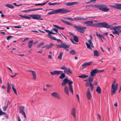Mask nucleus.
Listing matches in <instances>:
<instances>
[{
	"mask_svg": "<svg viewBox=\"0 0 121 121\" xmlns=\"http://www.w3.org/2000/svg\"><path fill=\"white\" fill-rule=\"evenodd\" d=\"M118 84L116 83L115 80H114L111 85V95H112L114 94L117 90Z\"/></svg>",
	"mask_w": 121,
	"mask_h": 121,
	"instance_id": "f257e3e1",
	"label": "nucleus"
},
{
	"mask_svg": "<svg viewBox=\"0 0 121 121\" xmlns=\"http://www.w3.org/2000/svg\"><path fill=\"white\" fill-rule=\"evenodd\" d=\"M73 27L78 32L81 33H84L85 31V29L86 28V27L79 26H74Z\"/></svg>",
	"mask_w": 121,
	"mask_h": 121,
	"instance_id": "f03ea898",
	"label": "nucleus"
},
{
	"mask_svg": "<svg viewBox=\"0 0 121 121\" xmlns=\"http://www.w3.org/2000/svg\"><path fill=\"white\" fill-rule=\"evenodd\" d=\"M57 13H60L61 14H65L70 12V11L64 8L59 9L56 10Z\"/></svg>",
	"mask_w": 121,
	"mask_h": 121,
	"instance_id": "7ed1b4c3",
	"label": "nucleus"
},
{
	"mask_svg": "<svg viewBox=\"0 0 121 121\" xmlns=\"http://www.w3.org/2000/svg\"><path fill=\"white\" fill-rule=\"evenodd\" d=\"M101 70L95 69L92 70L90 72V74L91 77H93L95 76L96 74L100 72Z\"/></svg>",
	"mask_w": 121,
	"mask_h": 121,
	"instance_id": "20e7f679",
	"label": "nucleus"
},
{
	"mask_svg": "<svg viewBox=\"0 0 121 121\" xmlns=\"http://www.w3.org/2000/svg\"><path fill=\"white\" fill-rule=\"evenodd\" d=\"M30 16L34 19L37 20H43V19L40 18L41 16L37 14H34L31 15Z\"/></svg>",
	"mask_w": 121,
	"mask_h": 121,
	"instance_id": "39448f33",
	"label": "nucleus"
},
{
	"mask_svg": "<svg viewBox=\"0 0 121 121\" xmlns=\"http://www.w3.org/2000/svg\"><path fill=\"white\" fill-rule=\"evenodd\" d=\"M69 84V91L72 93V94H73V90L72 87V84L73 83V82L71 80H70L68 79V82Z\"/></svg>",
	"mask_w": 121,
	"mask_h": 121,
	"instance_id": "423d86ee",
	"label": "nucleus"
},
{
	"mask_svg": "<svg viewBox=\"0 0 121 121\" xmlns=\"http://www.w3.org/2000/svg\"><path fill=\"white\" fill-rule=\"evenodd\" d=\"M24 106H20L19 108V112L23 115L25 118H26V117L25 113L24 111Z\"/></svg>",
	"mask_w": 121,
	"mask_h": 121,
	"instance_id": "0eeeda50",
	"label": "nucleus"
},
{
	"mask_svg": "<svg viewBox=\"0 0 121 121\" xmlns=\"http://www.w3.org/2000/svg\"><path fill=\"white\" fill-rule=\"evenodd\" d=\"M86 95L88 100H90L91 98L92 95L89 88H88L86 91Z\"/></svg>",
	"mask_w": 121,
	"mask_h": 121,
	"instance_id": "6e6552de",
	"label": "nucleus"
},
{
	"mask_svg": "<svg viewBox=\"0 0 121 121\" xmlns=\"http://www.w3.org/2000/svg\"><path fill=\"white\" fill-rule=\"evenodd\" d=\"M109 25L110 26L109 28H110L111 30H114V31H112V33L114 34H118V32H117V26H111V25Z\"/></svg>",
	"mask_w": 121,
	"mask_h": 121,
	"instance_id": "1a4fd4ad",
	"label": "nucleus"
},
{
	"mask_svg": "<svg viewBox=\"0 0 121 121\" xmlns=\"http://www.w3.org/2000/svg\"><path fill=\"white\" fill-rule=\"evenodd\" d=\"M83 23L86 25L87 26L93 27L94 26V24H93V22L92 21H86L83 22Z\"/></svg>",
	"mask_w": 121,
	"mask_h": 121,
	"instance_id": "9d476101",
	"label": "nucleus"
},
{
	"mask_svg": "<svg viewBox=\"0 0 121 121\" xmlns=\"http://www.w3.org/2000/svg\"><path fill=\"white\" fill-rule=\"evenodd\" d=\"M51 95L54 98H56L58 99H60V97L58 93L56 92H54L51 94Z\"/></svg>",
	"mask_w": 121,
	"mask_h": 121,
	"instance_id": "9b49d317",
	"label": "nucleus"
},
{
	"mask_svg": "<svg viewBox=\"0 0 121 121\" xmlns=\"http://www.w3.org/2000/svg\"><path fill=\"white\" fill-rule=\"evenodd\" d=\"M72 21H78V20H86L87 19L86 18H84L81 17H77L74 18L73 19L72 18Z\"/></svg>",
	"mask_w": 121,
	"mask_h": 121,
	"instance_id": "f8f14e48",
	"label": "nucleus"
},
{
	"mask_svg": "<svg viewBox=\"0 0 121 121\" xmlns=\"http://www.w3.org/2000/svg\"><path fill=\"white\" fill-rule=\"evenodd\" d=\"M27 71L30 72H31V73L33 76V79L34 80H35L36 79V72L33 70H26Z\"/></svg>",
	"mask_w": 121,
	"mask_h": 121,
	"instance_id": "ddd939ff",
	"label": "nucleus"
},
{
	"mask_svg": "<svg viewBox=\"0 0 121 121\" xmlns=\"http://www.w3.org/2000/svg\"><path fill=\"white\" fill-rule=\"evenodd\" d=\"M101 27H103L107 29L109 28L110 26L108 23L105 22H101Z\"/></svg>",
	"mask_w": 121,
	"mask_h": 121,
	"instance_id": "4468645a",
	"label": "nucleus"
},
{
	"mask_svg": "<svg viewBox=\"0 0 121 121\" xmlns=\"http://www.w3.org/2000/svg\"><path fill=\"white\" fill-rule=\"evenodd\" d=\"M64 72L67 74L68 75H69V73L72 74V72L69 67L67 68L65 70H64Z\"/></svg>",
	"mask_w": 121,
	"mask_h": 121,
	"instance_id": "2eb2a0df",
	"label": "nucleus"
},
{
	"mask_svg": "<svg viewBox=\"0 0 121 121\" xmlns=\"http://www.w3.org/2000/svg\"><path fill=\"white\" fill-rule=\"evenodd\" d=\"M76 109L75 108H73L71 110V114L73 117L76 118Z\"/></svg>",
	"mask_w": 121,
	"mask_h": 121,
	"instance_id": "dca6fc26",
	"label": "nucleus"
},
{
	"mask_svg": "<svg viewBox=\"0 0 121 121\" xmlns=\"http://www.w3.org/2000/svg\"><path fill=\"white\" fill-rule=\"evenodd\" d=\"M62 72V71L56 70L52 72H51L50 73L51 75H54L56 74L59 75Z\"/></svg>",
	"mask_w": 121,
	"mask_h": 121,
	"instance_id": "f3484780",
	"label": "nucleus"
},
{
	"mask_svg": "<svg viewBox=\"0 0 121 121\" xmlns=\"http://www.w3.org/2000/svg\"><path fill=\"white\" fill-rule=\"evenodd\" d=\"M68 82V79L67 78H65L63 80L61 85L62 86H65Z\"/></svg>",
	"mask_w": 121,
	"mask_h": 121,
	"instance_id": "a211bd4d",
	"label": "nucleus"
},
{
	"mask_svg": "<svg viewBox=\"0 0 121 121\" xmlns=\"http://www.w3.org/2000/svg\"><path fill=\"white\" fill-rule=\"evenodd\" d=\"M92 63V62L85 63L82 64V66L84 68H85L88 66L91 65Z\"/></svg>",
	"mask_w": 121,
	"mask_h": 121,
	"instance_id": "6ab92c4d",
	"label": "nucleus"
},
{
	"mask_svg": "<svg viewBox=\"0 0 121 121\" xmlns=\"http://www.w3.org/2000/svg\"><path fill=\"white\" fill-rule=\"evenodd\" d=\"M78 3L77 2H68L65 4V5L67 6H70L74 4H78Z\"/></svg>",
	"mask_w": 121,
	"mask_h": 121,
	"instance_id": "aec40b11",
	"label": "nucleus"
},
{
	"mask_svg": "<svg viewBox=\"0 0 121 121\" xmlns=\"http://www.w3.org/2000/svg\"><path fill=\"white\" fill-rule=\"evenodd\" d=\"M104 7H103L102 11L104 12H107L109 10V9L108 7L107 6L104 5Z\"/></svg>",
	"mask_w": 121,
	"mask_h": 121,
	"instance_id": "412c9836",
	"label": "nucleus"
},
{
	"mask_svg": "<svg viewBox=\"0 0 121 121\" xmlns=\"http://www.w3.org/2000/svg\"><path fill=\"white\" fill-rule=\"evenodd\" d=\"M64 91L66 94L68 95H69V91L68 88V87L67 86H65L64 88Z\"/></svg>",
	"mask_w": 121,
	"mask_h": 121,
	"instance_id": "4be33fe9",
	"label": "nucleus"
},
{
	"mask_svg": "<svg viewBox=\"0 0 121 121\" xmlns=\"http://www.w3.org/2000/svg\"><path fill=\"white\" fill-rule=\"evenodd\" d=\"M51 33H48L47 35V36L49 38L51 39L52 40H55L57 39L54 37L52 36L51 35Z\"/></svg>",
	"mask_w": 121,
	"mask_h": 121,
	"instance_id": "5701e85b",
	"label": "nucleus"
},
{
	"mask_svg": "<svg viewBox=\"0 0 121 121\" xmlns=\"http://www.w3.org/2000/svg\"><path fill=\"white\" fill-rule=\"evenodd\" d=\"M33 40L30 41L28 43V47L29 48H31L33 44Z\"/></svg>",
	"mask_w": 121,
	"mask_h": 121,
	"instance_id": "b1692460",
	"label": "nucleus"
},
{
	"mask_svg": "<svg viewBox=\"0 0 121 121\" xmlns=\"http://www.w3.org/2000/svg\"><path fill=\"white\" fill-rule=\"evenodd\" d=\"M70 47V46L66 44L62 43V48L66 49L69 48Z\"/></svg>",
	"mask_w": 121,
	"mask_h": 121,
	"instance_id": "393cba45",
	"label": "nucleus"
},
{
	"mask_svg": "<svg viewBox=\"0 0 121 121\" xmlns=\"http://www.w3.org/2000/svg\"><path fill=\"white\" fill-rule=\"evenodd\" d=\"M99 52L98 51L95 50L93 51V53L94 54V56H95L98 57L99 56Z\"/></svg>",
	"mask_w": 121,
	"mask_h": 121,
	"instance_id": "a878e982",
	"label": "nucleus"
},
{
	"mask_svg": "<svg viewBox=\"0 0 121 121\" xmlns=\"http://www.w3.org/2000/svg\"><path fill=\"white\" fill-rule=\"evenodd\" d=\"M5 6L11 9H14V7L13 6L9 4H6L5 5Z\"/></svg>",
	"mask_w": 121,
	"mask_h": 121,
	"instance_id": "bb28decb",
	"label": "nucleus"
},
{
	"mask_svg": "<svg viewBox=\"0 0 121 121\" xmlns=\"http://www.w3.org/2000/svg\"><path fill=\"white\" fill-rule=\"evenodd\" d=\"M56 11V10H54L50 12H48L47 13V14L48 15H50L53 14H57V11Z\"/></svg>",
	"mask_w": 121,
	"mask_h": 121,
	"instance_id": "cd10ccee",
	"label": "nucleus"
},
{
	"mask_svg": "<svg viewBox=\"0 0 121 121\" xmlns=\"http://www.w3.org/2000/svg\"><path fill=\"white\" fill-rule=\"evenodd\" d=\"M96 91L99 94H100L101 93V88L99 86L97 87Z\"/></svg>",
	"mask_w": 121,
	"mask_h": 121,
	"instance_id": "c85d7f7f",
	"label": "nucleus"
},
{
	"mask_svg": "<svg viewBox=\"0 0 121 121\" xmlns=\"http://www.w3.org/2000/svg\"><path fill=\"white\" fill-rule=\"evenodd\" d=\"M101 22L98 23L96 24H94L93 27H101Z\"/></svg>",
	"mask_w": 121,
	"mask_h": 121,
	"instance_id": "c756f323",
	"label": "nucleus"
},
{
	"mask_svg": "<svg viewBox=\"0 0 121 121\" xmlns=\"http://www.w3.org/2000/svg\"><path fill=\"white\" fill-rule=\"evenodd\" d=\"M117 32H118V35H119L120 33H121V30L120 29L121 28V26H117Z\"/></svg>",
	"mask_w": 121,
	"mask_h": 121,
	"instance_id": "7c9ffc66",
	"label": "nucleus"
},
{
	"mask_svg": "<svg viewBox=\"0 0 121 121\" xmlns=\"http://www.w3.org/2000/svg\"><path fill=\"white\" fill-rule=\"evenodd\" d=\"M53 45V44L51 43L49 45H46V48L47 49L50 48L52 47Z\"/></svg>",
	"mask_w": 121,
	"mask_h": 121,
	"instance_id": "2f4dec72",
	"label": "nucleus"
},
{
	"mask_svg": "<svg viewBox=\"0 0 121 121\" xmlns=\"http://www.w3.org/2000/svg\"><path fill=\"white\" fill-rule=\"evenodd\" d=\"M63 52H60L58 57V58L60 60H61L63 55Z\"/></svg>",
	"mask_w": 121,
	"mask_h": 121,
	"instance_id": "473e14b6",
	"label": "nucleus"
},
{
	"mask_svg": "<svg viewBox=\"0 0 121 121\" xmlns=\"http://www.w3.org/2000/svg\"><path fill=\"white\" fill-rule=\"evenodd\" d=\"M104 4H103L98 5V9L100 10H102L103 7H104Z\"/></svg>",
	"mask_w": 121,
	"mask_h": 121,
	"instance_id": "72a5a7b5",
	"label": "nucleus"
},
{
	"mask_svg": "<svg viewBox=\"0 0 121 121\" xmlns=\"http://www.w3.org/2000/svg\"><path fill=\"white\" fill-rule=\"evenodd\" d=\"M78 77L81 78H87L88 77V76L87 75L83 74L82 75L79 76Z\"/></svg>",
	"mask_w": 121,
	"mask_h": 121,
	"instance_id": "f704fd0d",
	"label": "nucleus"
},
{
	"mask_svg": "<svg viewBox=\"0 0 121 121\" xmlns=\"http://www.w3.org/2000/svg\"><path fill=\"white\" fill-rule=\"evenodd\" d=\"M70 54L71 55H74L76 54V52L74 50H72L69 51Z\"/></svg>",
	"mask_w": 121,
	"mask_h": 121,
	"instance_id": "c9c22d12",
	"label": "nucleus"
},
{
	"mask_svg": "<svg viewBox=\"0 0 121 121\" xmlns=\"http://www.w3.org/2000/svg\"><path fill=\"white\" fill-rule=\"evenodd\" d=\"M48 1L46 2L41 4H35V6H42L43 5L45 4L46 3H47L48 2Z\"/></svg>",
	"mask_w": 121,
	"mask_h": 121,
	"instance_id": "e433bc0d",
	"label": "nucleus"
},
{
	"mask_svg": "<svg viewBox=\"0 0 121 121\" xmlns=\"http://www.w3.org/2000/svg\"><path fill=\"white\" fill-rule=\"evenodd\" d=\"M64 19L66 20H69L70 21H72V17H63Z\"/></svg>",
	"mask_w": 121,
	"mask_h": 121,
	"instance_id": "4c0bfd02",
	"label": "nucleus"
},
{
	"mask_svg": "<svg viewBox=\"0 0 121 121\" xmlns=\"http://www.w3.org/2000/svg\"><path fill=\"white\" fill-rule=\"evenodd\" d=\"M118 4L117 3H116L115 5H109V6L117 9Z\"/></svg>",
	"mask_w": 121,
	"mask_h": 121,
	"instance_id": "58836bf2",
	"label": "nucleus"
},
{
	"mask_svg": "<svg viewBox=\"0 0 121 121\" xmlns=\"http://www.w3.org/2000/svg\"><path fill=\"white\" fill-rule=\"evenodd\" d=\"M48 4L50 5H55L57 4H60V3L57 2H55L53 3H51L50 2H49L48 3Z\"/></svg>",
	"mask_w": 121,
	"mask_h": 121,
	"instance_id": "ea45409f",
	"label": "nucleus"
},
{
	"mask_svg": "<svg viewBox=\"0 0 121 121\" xmlns=\"http://www.w3.org/2000/svg\"><path fill=\"white\" fill-rule=\"evenodd\" d=\"M31 15H29L28 16L25 15L24 18L26 19H30L31 17L30 16Z\"/></svg>",
	"mask_w": 121,
	"mask_h": 121,
	"instance_id": "a19ab883",
	"label": "nucleus"
},
{
	"mask_svg": "<svg viewBox=\"0 0 121 121\" xmlns=\"http://www.w3.org/2000/svg\"><path fill=\"white\" fill-rule=\"evenodd\" d=\"M44 43L43 42L39 43V44L37 46V48H39L40 47L43 46L44 44Z\"/></svg>",
	"mask_w": 121,
	"mask_h": 121,
	"instance_id": "79ce46f5",
	"label": "nucleus"
},
{
	"mask_svg": "<svg viewBox=\"0 0 121 121\" xmlns=\"http://www.w3.org/2000/svg\"><path fill=\"white\" fill-rule=\"evenodd\" d=\"M73 39L76 42H77L78 41V38L76 36H74Z\"/></svg>",
	"mask_w": 121,
	"mask_h": 121,
	"instance_id": "37998d69",
	"label": "nucleus"
},
{
	"mask_svg": "<svg viewBox=\"0 0 121 121\" xmlns=\"http://www.w3.org/2000/svg\"><path fill=\"white\" fill-rule=\"evenodd\" d=\"M44 30L45 31H46V32H47L48 33H51V34H56V33H53L52 32L50 31V30H47L46 29H45Z\"/></svg>",
	"mask_w": 121,
	"mask_h": 121,
	"instance_id": "c03bdc74",
	"label": "nucleus"
},
{
	"mask_svg": "<svg viewBox=\"0 0 121 121\" xmlns=\"http://www.w3.org/2000/svg\"><path fill=\"white\" fill-rule=\"evenodd\" d=\"M86 45L87 46V48L91 50V47L90 46L89 44L87 43L86 42L85 43Z\"/></svg>",
	"mask_w": 121,
	"mask_h": 121,
	"instance_id": "a18cd8bd",
	"label": "nucleus"
},
{
	"mask_svg": "<svg viewBox=\"0 0 121 121\" xmlns=\"http://www.w3.org/2000/svg\"><path fill=\"white\" fill-rule=\"evenodd\" d=\"M34 11V9H29L26 10H23L22 11L23 12H27L29 11Z\"/></svg>",
	"mask_w": 121,
	"mask_h": 121,
	"instance_id": "49530a36",
	"label": "nucleus"
},
{
	"mask_svg": "<svg viewBox=\"0 0 121 121\" xmlns=\"http://www.w3.org/2000/svg\"><path fill=\"white\" fill-rule=\"evenodd\" d=\"M65 77V75L64 73H62L61 74V75L60 76V79H62Z\"/></svg>",
	"mask_w": 121,
	"mask_h": 121,
	"instance_id": "de8ad7c7",
	"label": "nucleus"
},
{
	"mask_svg": "<svg viewBox=\"0 0 121 121\" xmlns=\"http://www.w3.org/2000/svg\"><path fill=\"white\" fill-rule=\"evenodd\" d=\"M88 80L89 82H92L93 80L92 77H89L88 79Z\"/></svg>",
	"mask_w": 121,
	"mask_h": 121,
	"instance_id": "09e8293b",
	"label": "nucleus"
},
{
	"mask_svg": "<svg viewBox=\"0 0 121 121\" xmlns=\"http://www.w3.org/2000/svg\"><path fill=\"white\" fill-rule=\"evenodd\" d=\"M57 46L56 48H62V43L60 45H56Z\"/></svg>",
	"mask_w": 121,
	"mask_h": 121,
	"instance_id": "8fccbe9b",
	"label": "nucleus"
},
{
	"mask_svg": "<svg viewBox=\"0 0 121 121\" xmlns=\"http://www.w3.org/2000/svg\"><path fill=\"white\" fill-rule=\"evenodd\" d=\"M96 35L98 37H99L100 38L103 37V36L100 34H98L97 32H96Z\"/></svg>",
	"mask_w": 121,
	"mask_h": 121,
	"instance_id": "3c124183",
	"label": "nucleus"
},
{
	"mask_svg": "<svg viewBox=\"0 0 121 121\" xmlns=\"http://www.w3.org/2000/svg\"><path fill=\"white\" fill-rule=\"evenodd\" d=\"M10 86H8L7 89V92L8 93H9L10 92Z\"/></svg>",
	"mask_w": 121,
	"mask_h": 121,
	"instance_id": "603ef678",
	"label": "nucleus"
},
{
	"mask_svg": "<svg viewBox=\"0 0 121 121\" xmlns=\"http://www.w3.org/2000/svg\"><path fill=\"white\" fill-rule=\"evenodd\" d=\"M65 23L68 25H71V26H73V25L72 24L68 21H67Z\"/></svg>",
	"mask_w": 121,
	"mask_h": 121,
	"instance_id": "864d4df0",
	"label": "nucleus"
},
{
	"mask_svg": "<svg viewBox=\"0 0 121 121\" xmlns=\"http://www.w3.org/2000/svg\"><path fill=\"white\" fill-rule=\"evenodd\" d=\"M8 106H4L2 108L3 110L4 111H5L6 110Z\"/></svg>",
	"mask_w": 121,
	"mask_h": 121,
	"instance_id": "5fc2aeb1",
	"label": "nucleus"
},
{
	"mask_svg": "<svg viewBox=\"0 0 121 121\" xmlns=\"http://www.w3.org/2000/svg\"><path fill=\"white\" fill-rule=\"evenodd\" d=\"M117 9L121 10V4H118Z\"/></svg>",
	"mask_w": 121,
	"mask_h": 121,
	"instance_id": "6e6d98bb",
	"label": "nucleus"
},
{
	"mask_svg": "<svg viewBox=\"0 0 121 121\" xmlns=\"http://www.w3.org/2000/svg\"><path fill=\"white\" fill-rule=\"evenodd\" d=\"M91 6L98 8V5H91Z\"/></svg>",
	"mask_w": 121,
	"mask_h": 121,
	"instance_id": "4d7b16f0",
	"label": "nucleus"
},
{
	"mask_svg": "<svg viewBox=\"0 0 121 121\" xmlns=\"http://www.w3.org/2000/svg\"><path fill=\"white\" fill-rule=\"evenodd\" d=\"M66 68H67L64 65H63L61 67V69L64 70H65V69Z\"/></svg>",
	"mask_w": 121,
	"mask_h": 121,
	"instance_id": "13d9d810",
	"label": "nucleus"
},
{
	"mask_svg": "<svg viewBox=\"0 0 121 121\" xmlns=\"http://www.w3.org/2000/svg\"><path fill=\"white\" fill-rule=\"evenodd\" d=\"M13 36H8L7 38V39L8 40H9V39H10L11 38H12Z\"/></svg>",
	"mask_w": 121,
	"mask_h": 121,
	"instance_id": "bf43d9fd",
	"label": "nucleus"
},
{
	"mask_svg": "<svg viewBox=\"0 0 121 121\" xmlns=\"http://www.w3.org/2000/svg\"><path fill=\"white\" fill-rule=\"evenodd\" d=\"M99 120H101V116L98 114H97Z\"/></svg>",
	"mask_w": 121,
	"mask_h": 121,
	"instance_id": "052dcab7",
	"label": "nucleus"
},
{
	"mask_svg": "<svg viewBox=\"0 0 121 121\" xmlns=\"http://www.w3.org/2000/svg\"><path fill=\"white\" fill-rule=\"evenodd\" d=\"M88 42H89V44L91 45V44H92V42L91 40V39H89L88 40Z\"/></svg>",
	"mask_w": 121,
	"mask_h": 121,
	"instance_id": "680f3d73",
	"label": "nucleus"
},
{
	"mask_svg": "<svg viewBox=\"0 0 121 121\" xmlns=\"http://www.w3.org/2000/svg\"><path fill=\"white\" fill-rule=\"evenodd\" d=\"M5 113V112L2 111V110L0 111V115H2Z\"/></svg>",
	"mask_w": 121,
	"mask_h": 121,
	"instance_id": "e2e57ef3",
	"label": "nucleus"
},
{
	"mask_svg": "<svg viewBox=\"0 0 121 121\" xmlns=\"http://www.w3.org/2000/svg\"><path fill=\"white\" fill-rule=\"evenodd\" d=\"M77 98L79 102L80 101L79 98V95L78 94H77L76 95Z\"/></svg>",
	"mask_w": 121,
	"mask_h": 121,
	"instance_id": "0e129e2a",
	"label": "nucleus"
},
{
	"mask_svg": "<svg viewBox=\"0 0 121 121\" xmlns=\"http://www.w3.org/2000/svg\"><path fill=\"white\" fill-rule=\"evenodd\" d=\"M43 9V8H39L38 9H34V11H36L37 10H42Z\"/></svg>",
	"mask_w": 121,
	"mask_h": 121,
	"instance_id": "69168bd1",
	"label": "nucleus"
},
{
	"mask_svg": "<svg viewBox=\"0 0 121 121\" xmlns=\"http://www.w3.org/2000/svg\"><path fill=\"white\" fill-rule=\"evenodd\" d=\"M85 85L86 87H88L89 86V83H88V82H86L85 84Z\"/></svg>",
	"mask_w": 121,
	"mask_h": 121,
	"instance_id": "338daca9",
	"label": "nucleus"
},
{
	"mask_svg": "<svg viewBox=\"0 0 121 121\" xmlns=\"http://www.w3.org/2000/svg\"><path fill=\"white\" fill-rule=\"evenodd\" d=\"M70 40L74 44H76V43H75L74 41H73V39L72 38H70Z\"/></svg>",
	"mask_w": 121,
	"mask_h": 121,
	"instance_id": "774afa93",
	"label": "nucleus"
}]
</instances>
